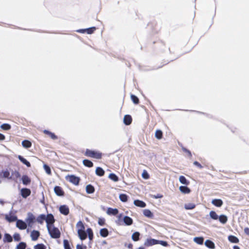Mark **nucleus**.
Returning <instances> with one entry per match:
<instances>
[{
  "label": "nucleus",
  "mask_w": 249,
  "mask_h": 249,
  "mask_svg": "<svg viewBox=\"0 0 249 249\" xmlns=\"http://www.w3.org/2000/svg\"><path fill=\"white\" fill-rule=\"evenodd\" d=\"M47 230L48 232L52 238H58L60 236V231L57 228H56L54 225L48 226Z\"/></svg>",
  "instance_id": "obj_1"
},
{
  "label": "nucleus",
  "mask_w": 249,
  "mask_h": 249,
  "mask_svg": "<svg viewBox=\"0 0 249 249\" xmlns=\"http://www.w3.org/2000/svg\"><path fill=\"white\" fill-rule=\"evenodd\" d=\"M85 155L87 157L100 159L102 157V154L99 152L87 149Z\"/></svg>",
  "instance_id": "obj_2"
},
{
  "label": "nucleus",
  "mask_w": 249,
  "mask_h": 249,
  "mask_svg": "<svg viewBox=\"0 0 249 249\" xmlns=\"http://www.w3.org/2000/svg\"><path fill=\"white\" fill-rule=\"evenodd\" d=\"M66 179L74 185H78L80 180L78 177L74 175H68L66 177Z\"/></svg>",
  "instance_id": "obj_3"
},
{
  "label": "nucleus",
  "mask_w": 249,
  "mask_h": 249,
  "mask_svg": "<svg viewBox=\"0 0 249 249\" xmlns=\"http://www.w3.org/2000/svg\"><path fill=\"white\" fill-rule=\"evenodd\" d=\"M46 222L47 223V227L48 226L53 225L54 222V218L53 214H49L47 215L45 218Z\"/></svg>",
  "instance_id": "obj_4"
},
{
  "label": "nucleus",
  "mask_w": 249,
  "mask_h": 249,
  "mask_svg": "<svg viewBox=\"0 0 249 249\" xmlns=\"http://www.w3.org/2000/svg\"><path fill=\"white\" fill-rule=\"evenodd\" d=\"M158 240L149 238L147 239L144 243V245L146 247L151 246L158 244Z\"/></svg>",
  "instance_id": "obj_5"
},
{
  "label": "nucleus",
  "mask_w": 249,
  "mask_h": 249,
  "mask_svg": "<svg viewBox=\"0 0 249 249\" xmlns=\"http://www.w3.org/2000/svg\"><path fill=\"white\" fill-rule=\"evenodd\" d=\"M35 219V216L31 213H28V216L26 219V222L28 224V226H31L34 221Z\"/></svg>",
  "instance_id": "obj_6"
},
{
  "label": "nucleus",
  "mask_w": 249,
  "mask_h": 249,
  "mask_svg": "<svg viewBox=\"0 0 249 249\" xmlns=\"http://www.w3.org/2000/svg\"><path fill=\"white\" fill-rule=\"evenodd\" d=\"M16 225L20 230H24L27 228V224L21 220H17Z\"/></svg>",
  "instance_id": "obj_7"
},
{
  "label": "nucleus",
  "mask_w": 249,
  "mask_h": 249,
  "mask_svg": "<svg viewBox=\"0 0 249 249\" xmlns=\"http://www.w3.org/2000/svg\"><path fill=\"white\" fill-rule=\"evenodd\" d=\"M60 212L65 215H67L69 213V209L66 205H62L59 208Z\"/></svg>",
  "instance_id": "obj_8"
},
{
  "label": "nucleus",
  "mask_w": 249,
  "mask_h": 249,
  "mask_svg": "<svg viewBox=\"0 0 249 249\" xmlns=\"http://www.w3.org/2000/svg\"><path fill=\"white\" fill-rule=\"evenodd\" d=\"M21 195L23 198H26L31 194V191L29 189L23 188L21 190Z\"/></svg>",
  "instance_id": "obj_9"
},
{
  "label": "nucleus",
  "mask_w": 249,
  "mask_h": 249,
  "mask_svg": "<svg viewBox=\"0 0 249 249\" xmlns=\"http://www.w3.org/2000/svg\"><path fill=\"white\" fill-rule=\"evenodd\" d=\"M96 28L95 27H91L89 28H88L87 29H80L77 31V32L81 33H84L86 32L88 34H91L93 33V32L95 30Z\"/></svg>",
  "instance_id": "obj_10"
},
{
  "label": "nucleus",
  "mask_w": 249,
  "mask_h": 249,
  "mask_svg": "<svg viewBox=\"0 0 249 249\" xmlns=\"http://www.w3.org/2000/svg\"><path fill=\"white\" fill-rule=\"evenodd\" d=\"M39 235L40 233L38 231L36 230L33 231L31 233L32 240L33 241H36L38 239Z\"/></svg>",
  "instance_id": "obj_11"
},
{
  "label": "nucleus",
  "mask_w": 249,
  "mask_h": 249,
  "mask_svg": "<svg viewBox=\"0 0 249 249\" xmlns=\"http://www.w3.org/2000/svg\"><path fill=\"white\" fill-rule=\"evenodd\" d=\"M212 203L214 206L219 207L223 205V201L220 199H214L212 200Z\"/></svg>",
  "instance_id": "obj_12"
},
{
  "label": "nucleus",
  "mask_w": 249,
  "mask_h": 249,
  "mask_svg": "<svg viewBox=\"0 0 249 249\" xmlns=\"http://www.w3.org/2000/svg\"><path fill=\"white\" fill-rule=\"evenodd\" d=\"M107 213L109 215H115L118 213V210L117 209L108 208L107 210Z\"/></svg>",
  "instance_id": "obj_13"
},
{
  "label": "nucleus",
  "mask_w": 249,
  "mask_h": 249,
  "mask_svg": "<svg viewBox=\"0 0 249 249\" xmlns=\"http://www.w3.org/2000/svg\"><path fill=\"white\" fill-rule=\"evenodd\" d=\"M54 191L56 195L58 196H62L64 194L63 190L59 186H55L54 188Z\"/></svg>",
  "instance_id": "obj_14"
},
{
  "label": "nucleus",
  "mask_w": 249,
  "mask_h": 249,
  "mask_svg": "<svg viewBox=\"0 0 249 249\" xmlns=\"http://www.w3.org/2000/svg\"><path fill=\"white\" fill-rule=\"evenodd\" d=\"M134 204L137 207L141 208H144L146 206V204L142 201L140 200H135L134 201Z\"/></svg>",
  "instance_id": "obj_15"
},
{
  "label": "nucleus",
  "mask_w": 249,
  "mask_h": 249,
  "mask_svg": "<svg viewBox=\"0 0 249 249\" xmlns=\"http://www.w3.org/2000/svg\"><path fill=\"white\" fill-rule=\"evenodd\" d=\"M123 220L125 225L128 226L131 225L133 223L132 219L127 216H125L124 217Z\"/></svg>",
  "instance_id": "obj_16"
},
{
  "label": "nucleus",
  "mask_w": 249,
  "mask_h": 249,
  "mask_svg": "<svg viewBox=\"0 0 249 249\" xmlns=\"http://www.w3.org/2000/svg\"><path fill=\"white\" fill-rule=\"evenodd\" d=\"M78 236L81 240H84L86 239L87 237V232H85V230L77 232Z\"/></svg>",
  "instance_id": "obj_17"
},
{
  "label": "nucleus",
  "mask_w": 249,
  "mask_h": 249,
  "mask_svg": "<svg viewBox=\"0 0 249 249\" xmlns=\"http://www.w3.org/2000/svg\"><path fill=\"white\" fill-rule=\"evenodd\" d=\"M132 118L130 115H126L124 118V122L126 125H129L131 124Z\"/></svg>",
  "instance_id": "obj_18"
},
{
  "label": "nucleus",
  "mask_w": 249,
  "mask_h": 249,
  "mask_svg": "<svg viewBox=\"0 0 249 249\" xmlns=\"http://www.w3.org/2000/svg\"><path fill=\"white\" fill-rule=\"evenodd\" d=\"M6 219L10 222L17 221V217L14 215H6L5 216Z\"/></svg>",
  "instance_id": "obj_19"
},
{
  "label": "nucleus",
  "mask_w": 249,
  "mask_h": 249,
  "mask_svg": "<svg viewBox=\"0 0 249 249\" xmlns=\"http://www.w3.org/2000/svg\"><path fill=\"white\" fill-rule=\"evenodd\" d=\"M100 235L103 237H106L108 235V230L106 228H103L100 231Z\"/></svg>",
  "instance_id": "obj_20"
},
{
  "label": "nucleus",
  "mask_w": 249,
  "mask_h": 249,
  "mask_svg": "<svg viewBox=\"0 0 249 249\" xmlns=\"http://www.w3.org/2000/svg\"><path fill=\"white\" fill-rule=\"evenodd\" d=\"M18 159L19 160L22 162L23 164H25L27 167H30L31 164L30 163L27 161L25 159H24L23 157L20 155L18 156Z\"/></svg>",
  "instance_id": "obj_21"
},
{
  "label": "nucleus",
  "mask_w": 249,
  "mask_h": 249,
  "mask_svg": "<svg viewBox=\"0 0 249 249\" xmlns=\"http://www.w3.org/2000/svg\"><path fill=\"white\" fill-rule=\"evenodd\" d=\"M179 190L181 192L184 194H189L190 192V190L189 188L184 186H181L179 188Z\"/></svg>",
  "instance_id": "obj_22"
},
{
  "label": "nucleus",
  "mask_w": 249,
  "mask_h": 249,
  "mask_svg": "<svg viewBox=\"0 0 249 249\" xmlns=\"http://www.w3.org/2000/svg\"><path fill=\"white\" fill-rule=\"evenodd\" d=\"M76 227L78 229L77 232L85 230V227L82 221H79L76 224Z\"/></svg>",
  "instance_id": "obj_23"
},
{
  "label": "nucleus",
  "mask_w": 249,
  "mask_h": 249,
  "mask_svg": "<svg viewBox=\"0 0 249 249\" xmlns=\"http://www.w3.org/2000/svg\"><path fill=\"white\" fill-rule=\"evenodd\" d=\"M219 221L223 224H225L227 223L228 221V217L226 215L222 214L219 216Z\"/></svg>",
  "instance_id": "obj_24"
},
{
  "label": "nucleus",
  "mask_w": 249,
  "mask_h": 249,
  "mask_svg": "<svg viewBox=\"0 0 249 249\" xmlns=\"http://www.w3.org/2000/svg\"><path fill=\"white\" fill-rule=\"evenodd\" d=\"M22 183L24 185H27L31 182V180L26 175H24L22 177Z\"/></svg>",
  "instance_id": "obj_25"
},
{
  "label": "nucleus",
  "mask_w": 249,
  "mask_h": 249,
  "mask_svg": "<svg viewBox=\"0 0 249 249\" xmlns=\"http://www.w3.org/2000/svg\"><path fill=\"white\" fill-rule=\"evenodd\" d=\"M205 245L206 247L210 249H214V244L209 240H207L205 242Z\"/></svg>",
  "instance_id": "obj_26"
},
{
  "label": "nucleus",
  "mask_w": 249,
  "mask_h": 249,
  "mask_svg": "<svg viewBox=\"0 0 249 249\" xmlns=\"http://www.w3.org/2000/svg\"><path fill=\"white\" fill-rule=\"evenodd\" d=\"M86 189L88 194H92L95 191L94 187L90 184L87 185Z\"/></svg>",
  "instance_id": "obj_27"
},
{
  "label": "nucleus",
  "mask_w": 249,
  "mask_h": 249,
  "mask_svg": "<svg viewBox=\"0 0 249 249\" xmlns=\"http://www.w3.org/2000/svg\"><path fill=\"white\" fill-rule=\"evenodd\" d=\"M179 181L181 183L184 185H187L189 184V181L183 176H181L179 177Z\"/></svg>",
  "instance_id": "obj_28"
},
{
  "label": "nucleus",
  "mask_w": 249,
  "mask_h": 249,
  "mask_svg": "<svg viewBox=\"0 0 249 249\" xmlns=\"http://www.w3.org/2000/svg\"><path fill=\"white\" fill-rule=\"evenodd\" d=\"M96 174L99 176H103L105 174L104 170L101 167H97L95 171Z\"/></svg>",
  "instance_id": "obj_29"
},
{
  "label": "nucleus",
  "mask_w": 249,
  "mask_h": 249,
  "mask_svg": "<svg viewBox=\"0 0 249 249\" xmlns=\"http://www.w3.org/2000/svg\"><path fill=\"white\" fill-rule=\"evenodd\" d=\"M143 213L144 216L147 217L148 218H151L153 217V215L151 212L148 209H145L143 210Z\"/></svg>",
  "instance_id": "obj_30"
},
{
  "label": "nucleus",
  "mask_w": 249,
  "mask_h": 249,
  "mask_svg": "<svg viewBox=\"0 0 249 249\" xmlns=\"http://www.w3.org/2000/svg\"><path fill=\"white\" fill-rule=\"evenodd\" d=\"M228 239L231 242L233 243H237L239 242V239L233 235H230L228 237Z\"/></svg>",
  "instance_id": "obj_31"
},
{
  "label": "nucleus",
  "mask_w": 249,
  "mask_h": 249,
  "mask_svg": "<svg viewBox=\"0 0 249 249\" xmlns=\"http://www.w3.org/2000/svg\"><path fill=\"white\" fill-rule=\"evenodd\" d=\"M13 240L12 236L8 233H5L4 234V238H3V241L4 242H11Z\"/></svg>",
  "instance_id": "obj_32"
},
{
  "label": "nucleus",
  "mask_w": 249,
  "mask_h": 249,
  "mask_svg": "<svg viewBox=\"0 0 249 249\" xmlns=\"http://www.w3.org/2000/svg\"><path fill=\"white\" fill-rule=\"evenodd\" d=\"M83 163L85 166L89 167H91L93 166V163L88 160H83Z\"/></svg>",
  "instance_id": "obj_33"
},
{
  "label": "nucleus",
  "mask_w": 249,
  "mask_h": 249,
  "mask_svg": "<svg viewBox=\"0 0 249 249\" xmlns=\"http://www.w3.org/2000/svg\"><path fill=\"white\" fill-rule=\"evenodd\" d=\"M46 216L44 214L40 215L36 219V221L40 224H42L43 221L45 220Z\"/></svg>",
  "instance_id": "obj_34"
},
{
  "label": "nucleus",
  "mask_w": 249,
  "mask_h": 249,
  "mask_svg": "<svg viewBox=\"0 0 249 249\" xmlns=\"http://www.w3.org/2000/svg\"><path fill=\"white\" fill-rule=\"evenodd\" d=\"M22 146L25 148H29L31 146V142L28 140H24L22 142Z\"/></svg>",
  "instance_id": "obj_35"
},
{
  "label": "nucleus",
  "mask_w": 249,
  "mask_h": 249,
  "mask_svg": "<svg viewBox=\"0 0 249 249\" xmlns=\"http://www.w3.org/2000/svg\"><path fill=\"white\" fill-rule=\"evenodd\" d=\"M140 233L139 232H135L132 235V239L134 241H137L139 240Z\"/></svg>",
  "instance_id": "obj_36"
},
{
  "label": "nucleus",
  "mask_w": 249,
  "mask_h": 249,
  "mask_svg": "<svg viewBox=\"0 0 249 249\" xmlns=\"http://www.w3.org/2000/svg\"><path fill=\"white\" fill-rule=\"evenodd\" d=\"M210 216L211 218L214 220H217L219 218L218 215L214 211H212L210 212Z\"/></svg>",
  "instance_id": "obj_37"
},
{
  "label": "nucleus",
  "mask_w": 249,
  "mask_h": 249,
  "mask_svg": "<svg viewBox=\"0 0 249 249\" xmlns=\"http://www.w3.org/2000/svg\"><path fill=\"white\" fill-rule=\"evenodd\" d=\"M108 178L112 180L117 182L118 181V177L114 174L111 173L109 175Z\"/></svg>",
  "instance_id": "obj_38"
},
{
  "label": "nucleus",
  "mask_w": 249,
  "mask_h": 249,
  "mask_svg": "<svg viewBox=\"0 0 249 249\" xmlns=\"http://www.w3.org/2000/svg\"><path fill=\"white\" fill-rule=\"evenodd\" d=\"M194 241L197 244L201 245L203 243L204 239L203 237H195Z\"/></svg>",
  "instance_id": "obj_39"
},
{
  "label": "nucleus",
  "mask_w": 249,
  "mask_h": 249,
  "mask_svg": "<svg viewBox=\"0 0 249 249\" xmlns=\"http://www.w3.org/2000/svg\"><path fill=\"white\" fill-rule=\"evenodd\" d=\"M119 198L122 202H126L128 198V196L125 194H120L119 196Z\"/></svg>",
  "instance_id": "obj_40"
},
{
  "label": "nucleus",
  "mask_w": 249,
  "mask_h": 249,
  "mask_svg": "<svg viewBox=\"0 0 249 249\" xmlns=\"http://www.w3.org/2000/svg\"><path fill=\"white\" fill-rule=\"evenodd\" d=\"M195 205L194 203H188L184 205V208L186 210H192L195 208Z\"/></svg>",
  "instance_id": "obj_41"
},
{
  "label": "nucleus",
  "mask_w": 249,
  "mask_h": 249,
  "mask_svg": "<svg viewBox=\"0 0 249 249\" xmlns=\"http://www.w3.org/2000/svg\"><path fill=\"white\" fill-rule=\"evenodd\" d=\"M88 234L89 238L90 240H91L93 238V232L92 231L90 228H88L87 230V234Z\"/></svg>",
  "instance_id": "obj_42"
},
{
  "label": "nucleus",
  "mask_w": 249,
  "mask_h": 249,
  "mask_svg": "<svg viewBox=\"0 0 249 249\" xmlns=\"http://www.w3.org/2000/svg\"><path fill=\"white\" fill-rule=\"evenodd\" d=\"M26 244L24 242H20L17 246V249H25Z\"/></svg>",
  "instance_id": "obj_43"
},
{
  "label": "nucleus",
  "mask_w": 249,
  "mask_h": 249,
  "mask_svg": "<svg viewBox=\"0 0 249 249\" xmlns=\"http://www.w3.org/2000/svg\"><path fill=\"white\" fill-rule=\"evenodd\" d=\"M162 136V132L161 130H157L155 132V137L158 139H160Z\"/></svg>",
  "instance_id": "obj_44"
},
{
  "label": "nucleus",
  "mask_w": 249,
  "mask_h": 249,
  "mask_svg": "<svg viewBox=\"0 0 249 249\" xmlns=\"http://www.w3.org/2000/svg\"><path fill=\"white\" fill-rule=\"evenodd\" d=\"M131 99L134 104H137L139 103V100L137 96H136L135 95H131Z\"/></svg>",
  "instance_id": "obj_45"
},
{
  "label": "nucleus",
  "mask_w": 249,
  "mask_h": 249,
  "mask_svg": "<svg viewBox=\"0 0 249 249\" xmlns=\"http://www.w3.org/2000/svg\"><path fill=\"white\" fill-rule=\"evenodd\" d=\"M63 243L65 249H71L69 242L67 240H64Z\"/></svg>",
  "instance_id": "obj_46"
},
{
  "label": "nucleus",
  "mask_w": 249,
  "mask_h": 249,
  "mask_svg": "<svg viewBox=\"0 0 249 249\" xmlns=\"http://www.w3.org/2000/svg\"><path fill=\"white\" fill-rule=\"evenodd\" d=\"M1 128L5 130H8L10 129L11 126L7 124H3L1 125Z\"/></svg>",
  "instance_id": "obj_47"
},
{
  "label": "nucleus",
  "mask_w": 249,
  "mask_h": 249,
  "mask_svg": "<svg viewBox=\"0 0 249 249\" xmlns=\"http://www.w3.org/2000/svg\"><path fill=\"white\" fill-rule=\"evenodd\" d=\"M35 249H46L45 246L42 244H38L34 247Z\"/></svg>",
  "instance_id": "obj_48"
},
{
  "label": "nucleus",
  "mask_w": 249,
  "mask_h": 249,
  "mask_svg": "<svg viewBox=\"0 0 249 249\" xmlns=\"http://www.w3.org/2000/svg\"><path fill=\"white\" fill-rule=\"evenodd\" d=\"M43 167H44V170H45L46 172L48 174H49V175L51 174V169H50V168L49 167V166H48V165H46V164H44V166H43Z\"/></svg>",
  "instance_id": "obj_49"
},
{
  "label": "nucleus",
  "mask_w": 249,
  "mask_h": 249,
  "mask_svg": "<svg viewBox=\"0 0 249 249\" xmlns=\"http://www.w3.org/2000/svg\"><path fill=\"white\" fill-rule=\"evenodd\" d=\"M142 177L144 179H148L149 178V174L148 173L145 171L144 170L142 173Z\"/></svg>",
  "instance_id": "obj_50"
},
{
  "label": "nucleus",
  "mask_w": 249,
  "mask_h": 249,
  "mask_svg": "<svg viewBox=\"0 0 249 249\" xmlns=\"http://www.w3.org/2000/svg\"><path fill=\"white\" fill-rule=\"evenodd\" d=\"M15 241H19L20 240V236L19 234L16 233L13 235Z\"/></svg>",
  "instance_id": "obj_51"
},
{
  "label": "nucleus",
  "mask_w": 249,
  "mask_h": 249,
  "mask_svg": "<svg viewBox=\"0 0 249 249\" xmlns=\"http://www.w3.org/2000/svg\"><path fill=\"white\" fill-rule=\"evenodd\" d=\"M158 244H160L164 247H167L168 246V243L166 241L158 240Z\"/></svg>",
  "instance_id": "obj_52"
},
{
  "label": "nucleus",
  "mask_w": 249,
  "mask_h": 249,
  "mask_svg": "<svg viewBox=\"0 0 249 249\" xmlns=\"http://www.w3.org/2000/svg\"><path fill=\"white\" fill-rule=\"evenodd\" d=\"M98 223L100 226H104L105 225V220L104 218H99Z\"/></svg>",
  "instance_id": "obj_53"
},
{
  "label": "nucleus",
  "mask_w": 249,
  "mask_h": 249,
  "mask_svg": "<svg viewBox=\"0 0 249 249\" xmlns=\"http://www.w3.org/2000/svg\"><path fill=\"white\" fill-rule=\"evenodd\" d=\"M10 173L8 171H5L3 172V176L5 178H9Z\"/></svg>",
  "instance_id": "obj_54"
},
{
  "label": "nucleus",
  "mask_w": 249,
  "mask_h": 249,
  "mask_svg": "<svg viewBox=\"0 0 249 249\" xmlns=\"http://www.w3.org/2000/svg\"><path fill=\"white\" fill-rule=\"evenodd\" d=\"M49 136L53 140H55L57 138V136L54 133H53L52 132H51Z\"/></svg>",
  "instance_id": "obj_55"
},
{
  "label": "nucleus",
  "mask_w": 249,
  "mask_h": 249,
  "mask_svg": "<svg viewBox=\"0 0 249 249\" xmlns=\"http://www.w3.org/2000/svg\"><path fill=\"white\" fill-rule=\"evenodd\" d=\"M194 164L198 167L199 168H202V165L197 161H195L194 162Z\"/></svg>",
  "instance_id": "obj_56"
},
{
  "label": "nucleus",
  "mask_w": 249,
  "mask_h": 249,
  "mask_svg": "<svg viewBox=\"0 0 249 249\" xmlns=\"http://www.w3.org/2000/svg\"><path fill=\"white\" fill-rule=\"evenodd\" d=\"M244 232L245 233L248 235H249V228H246L244 229Z\"/></svg>",
  "instance_id": "obj_57"
},
{
  "label": "nucleus",
  "mask_w": 249,
  "mask_h": 249,
  "mask_svg": "<svg viewBox=\"0 0 249 249\" xmlns=\"http://www.w3.org/2000/svg\"><path fill=\"white\" fill-rule=\"evenodd\" d=\"M4 139L5 136L3 134L0 133V140H3Z\"/></svg>",
  "instance_id": "obj_58"
},
{
  "label": "nucleus",
  "mask_w": 249,
  "mask_h": 249,
  "mask_svg": "<svg viewBox=\"0 0 249 249\" xmlns=\"http://www.w3.org/2000/svg\"><path fill=\"white\" fill-rule=\"evenodd\" d=\"M162 197V196H161V195H160V194H158L157 196H154V197L155 198H161Z\"/></svg>",
  "instance_id": "obj_59"
},
{
  "label": "nucleus",
  "mask_w": 249,
  "mask_h": 249,
  "mask_svg": "<svg viewBox=\"0 0 249 249\" xmlns=\"http://www.w3.org/2000/svg\"><path fill=\"white\" fill-rule=\"evenodd\" d=\"M76 249H83V248L80 245H77L76 246Z\"/></svg>",
  "instance_id": "obj_60"
},
{
  "label": "nucleus",
  "mask_w": 249,
  "mask_h": 249,
  "mask_svg": "<svg viewBox=\"0 0 249 249\" xmlns=\"http://www.w3.org/2000/svg\"><path fill=\"white\" fill-rule=\"evenodd\" d=\"M51 132H50L47 130H44V133L46 134H48V135H50V134L51 133Z\"/></svg>",
  "instance_id": "obj_61"
},
{
  "label": "nucleus",
  "mask_w": 249,
  "mask_h": 249,
  "mask_svg": "<svg viewBox=\"0 0 249 249\" xmlns=\"http://www.w3.org/2000/svg\"><path fill=\"white\" fill-rule=\"evenodd\" d=\"M15 176H16L17 178H18V177H19L20 176V174H19V173L18 172H15Z\"/></svg>",
  "instance_id": "obj_62"
},
{
  "label": "nucleus",
  "mask_w": 249,
  "mask_h": 249,
  "mask_svg": "<svg viewBox=\"0 0 249 249\" xmlns=\"http://www.w3.org/2000/svg\"><path fill=\"white\" fill-rule=\"evenodd\" d=\"M233 249H240V248L237 246H234L233 247Z\"/></svg>",
  "instance_id": "obj_63"
},
{
  "label": "nucleus",
  "mask_w": 249,
  "mask_h": 249,
  "mask_svg": "<svg viewBox=\"0 0 249 249\" xmlns=\"http://www.w3.org/2000/svg\"><path fill=\"white\" fill-rule=\"evenodd\" d=\"M185 151L189 154L190 156H191V153L190 151H189V150H185Z\"/></svg>",
  "instance_id": "obj_64"
}]
</instances>
